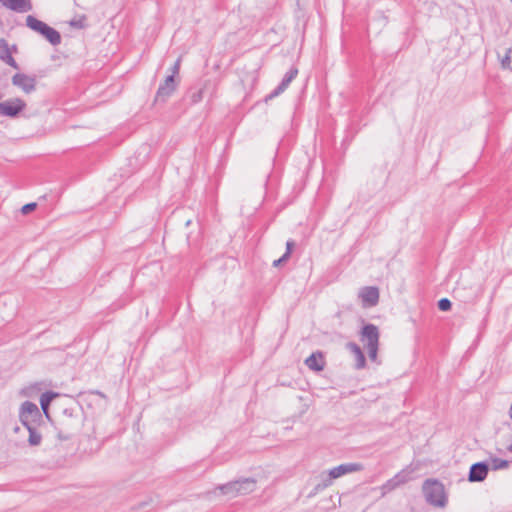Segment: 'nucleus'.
Here are the masks:
<instances>
[{
    "label": "nucleus",
    "instance_id": "1",
    "mask_svg": "<svg viewBox=\"0 0 512 512\" xmlns=\"http://www.w3.org/2000/svg\"><path fill=\"white\" fill-rule=\"evenodd\" d=\"M84 414L81 408H65L58 420L57 437L62 441L71 440L82 429Z\"/></svg>",
    "mask_w": 512,
    "mask_h": 512
},
{
    "label": "nucleus",
    "instance_id": "2",
    "mask_svg": "<svg viewBox=\"0 0 512 512\" xmlns=\"http://www.w3.org/2000/svg\"><path fill=\"white\" fill-rule=\"evenodd\" d=\"M423 494L427 503L435 507H444L447 503V496L444 485L437 479H427L423 483Z\"/></svg>",
    "mask_w": 512,
    "mask_h": 512
},
{
    "label": "nucleus",
    "instance_id": "3",
    "mask_svg": "<svg viewBox=\"0 0 512 512\" xmlns=\"http://www.w3.org/2000/svg\"><path fill=\"white\" fill-rule=\"evenodd\" d=\"M256 483V479L252 477L241 478L235 481H230L226 484L219 485L217 489H219L224 495L236 497L254 492L256 489Z\"/></svg>",
    "mask_w": 512,
    "mask_h": 512
},
{
    "label": "nucleus",
    "instance_id": "4",
    "mask_svg": "<svg viewBox=\"0 0 512 512\" xmlns=\"http://www.w3.org/2000/svg\"><path fill=\"white\" fill-rule=\"evenodd\" d=\"M178 81L174 75H168L165 80L159 85L154 99L155 103H165L168 98L175 92Z\"/></svg>",
    "mask_w": 512,
    "mask_h": 512
},
{
    "label": "nucleus",
    "instance_id": "5",
    "mask_svg": "<svg viewBox=\"0 0 512 512\" xmlns=\"http://www.w3.org/2000/svg\"><path fill=\"white\" fill-rule=\"evenodd\" d=\"M11 82L13 86L19 88L26 94H30L36 90L37 79L34 75L19 72L12 76Z\"/></svg>",
    "mask_w": 512,
    "mask_h": 512
},
{
    "label": "nucleus",
    "instance_id": "6",
    "mask_svg": "<svg viewBox=\"0 0 512 512\" xmlns=\"http://www.w3.org/2000/svg\"><path fill=\"white\" fill-rule=\"evenodd\" d=\"M26 107V103L21 98H13L0 103V114L10 118H15Z\"/></svg>",
    "mask_w": 512,
    "mask_h": 512
},
{
    "label": "nucleus",
    "instance_id": "7",
    "mask_svg": "<svg viewBox=\"0 0 512 512\" xmlns=\"http://www.w3.org/2000/svg\"><path fill=\"white\" fill-rule=\"evenodd\" d=\"M360 341L366 348L372 346H379V329L376 325L368 323L365 324L360 331Z\"/></svg>",
    "mask_w": 512,
    "mask_h": 512
},
{
    "label": "nucleus",
    "instance_id": "8",
    "mask_svg": "<svg viewBox=\"0 0 512 512\" xmlns=\"http://www.w3.org/2000/svg\"><path fill=\"white\" fill-rule=\"evenodd\" d=\"M40 418L41 414L36 404L30 401H25L21 405L20 420L24 426L34 424V422Z\"/></svg>",
    "mask_w": 512,
    "mask_h": 512
},
{
    "label": "nucleus",
    "instance_id": "9",
    "mask_svg": "<svg viewBox=\"0 0 512 512\" xmlns=\"http://www.w3.org/2000/svg\"><path fill=\"white\" fill-rule=\"evenodd\" d=\"M298 75V69L296 67H291L289 71L284 75L282 81L280 84L265 97V101H268L270 99H273L274 97L279 96L281 93H283L290 83L296 78Z\"/></svg>",
    "mask_w": 512,
    "mask_h": 512
},
{
    "label": "nucleus",
    "instance_id": "10",
    "mask_svg": "<svg viewBox=\"0 0 512 512\" xmlns=\"http://www.w3.org/2000/svg\"><path fill=\"white\" fill-rule=\"evenodd\" d=\"M363 307H373L379 301V290L375 286H366L359 291Z\"/></svg>",
    "mask_w": 512,
    "mask_h": 512
},
{
    "label": "nucleus",
    "instance_id": "11",
    "mask_svg": "<svg viewBox=\"0 0 512 512\" xmlns=\"http://www.w3.org/2000/svg\"><path fill=\"white\" fill-rule=\"evenodd\" d=\"M489 472V465L487 462L481 461L471 465L468 480L470 482H482L486 479Z\"/></svg>",
    "mask_w": 512,
    "mask_h": 512
},
{
    "label": "nucleus",
    "instance_id": "12",
    "mask_svg": "<svg viewBox=\"0 0 512 512\" xmlns=\"http://www.w3.org/2000/svg\"><path fill=\"white\" fill-rule=\"evenodd\" d=\"M360 470H362V465L359 463H345L332 468L329 471V477L330 479H336L345 474L353 473Z\"/></svg>",
    "mask_w": 512,
    "mask_h": 512
},
{
    "label": "nucleus",
    "instance_id": "13",
    "mask_svg": "<svg viewBox=\"0 0 512 512\" xmlns=\"http://www.w3.org/2000/svg\"><path fill=\"white\" fill-rule=\"evenodd\" d=\"M2 6L19 13L28 12L32 9L30 0H0Z\"/></svg>",
    "mask_w": 512,
    "mask_h": 512
},
{
    "label": "nucleus",
    "instance_id": "14",
    "mask_svg": "<svg viewBox=\"0 0 512 512\" xmlns=\"http://www.w3.org/2000/svg\"><path fill=\"white\" fill-rule=\"evenodd\" d=\"M0 60L14 69H19L17 62L11 55L9 44L4 38L0 39Z\"/></svg>",
    "mask_w": 512,
    "mask_h": 512
},
{
    "label": "nucleus",
    "instance_id": "15",
    "mask_svg": "<svg viewBox=\"0 0 512 512\" xmlns=\"http://www.w3.org/2000/svg\"><path fill=\"white\" fill-rule=\"evenodd\" d=\"M305 364L307 367L315 372L322 371L325 366L324 356L322 352L317 351L312 353L306 360Z\"/></svg>",
    "mask_w": 512,
    "mask_h": 512
},
{
    "label": "nucleus",
    "instance_id": "16",
    "mask_svg": "<svg viewBox=\"0 0 512 512\" xmlns=\"http://www.w3.org/2000/svg\"><path fill=\"white\" fill-rule=\"evenodd\" d=\"M347 347L355 355V368L358 370L363 369L366 366V358L360 346L354 342H350Z\"/></svg>",
    "mask_w": 512,
    "mask_h": 512
},
{
    "label": "nucleus",
    "instance_id": "17",
    "mask_svg": "<svg viewBox=\"0 0 512 512\" xmlns=\"http://www.w3.org/2000/svg\"><path fill=\"white\" fill-rule=\"evenodd\" d=\"M26 25L31 30L39 33L40 35H42V33L45 31V29L48 26V24L38 20L36 17H34L32 15H28L26 17Z\"/></svg>",
    "mask_w": 512,
    "mask_h": 512
},
{
    "label": "nucleus",
    "instance_id": "18",
    "mask_svg": "<svg viewBox=\"0 0 512 512\" xmlns=\"http://www.w3.org/2000/svg\"><path fill=\"white\" fill-rule=\"evenodd\" d=\"M42 36L53 46L59 45L62 40L60 33L49 25L42 33Z\"/></svg>",
    "mask_w": 512,
    "mask_h": 512
},
{
    "label": "nucleus",
    "instance_id": "19",
    "mask_svg": "<svg viewBox=\"0 0 512 512\" xmlns=\"http://www.w3.org/2000/svg\"><path fill=\"white\" fill-rule=\"evenodd\" d=\"M59 396V393L53 391H46L40 397V406L47 417H49L48 409L50 403Z\"/></svg>",
    "mask_w": 512,
    "mask_h": 512
},
{
    "label": "nucleus",
    "instance_id": "20",
    "mask_svg": "<svg viewBox=\"0 0 512 512\" xmlns=\"http://www.w3.org/2000/svg\"><path fill=\"white\" fill-rule=\"evenodd\" d=\"M29 432V438H28V442L31 446H37L41 443V440H42V436L41 434L37 431L36 427L34 426V424H31V425H28V426H25Z\"/></svg>",
    "mask_w": 512,
    "mask_h": 512
},
{
    "label": "nucleus",
    "instance_id": "21",
    "mask_svg": "<svg viewBox=\"0 0 512 512\" xmlns=\"http://www.w3.org/2000/svg\"><path fill=\"white\" fill-rule=\"evenodd\" d=\"M511 48L506 49L505 55L500 58L503 69H511Z\"/></svg>",
    "mask_w": 512,
    "mask_h": 512
},
{
    "label": "nucleus",
    "instance_id": "22",
    "mask_svg": "<svg viewBox=\"0 0 512 512\" xmlns=\"http://www.w3.org/2000/svg\"><path fill=\"white\" fill-rule=\"evenodd\" d=\"M452 307V303L448 298H442L438 301V308L441 311H449Z\"/></svg>",
    "mask_w": 512,
    "mask_h": 512
},
{
    "label": "nucleus",
    "instance_id": "23",
    "mask_svg": "<svg viewBox=\"0 0 512 512\" xmlns=\"http://www.w3.org/2000/svg\"><path fill=\"white\" fill-rule=\"evenodd\" d=\"M508 465H509V463L507 460H503V459H499V458L493 459V469L494 470L507 468Z\"/></svg>",
    "mask_w": 512,
    "mask_h": 512
},
{
    "label": "nucleus",
    "instance_id": "24",
    "mask_svg": "<svg viewBox=\"0 0 512 512\" xmlns=\"http://www.w3.org/2000/svg\"><path fill=\"white\" fill-rule=\"evenodd\" d=\"M378 347L379 346H372V347H368L367 350H368V356L370 358L371 361H376L377 360V352H378Z\"/></svg>",
    "mask_w": 512,
    "mask_h": 512
},
{
    "label": "nucleus",
    "instance_id": "25",
    "mask_svg": "<svg viewBox=\"0 0 512 512\" xmlns=\"http://www.w3.org/2000/svg\"><path fill=\"white\" fill-rule=\"evenodd\" d=\"M180 65H181V58H178L175 61L174 65L171 67V74L170 75H174V78H176V76L179 74Z\"/></svg>",
    "mask_w": 512,
    "mask_h": 512
},
{
    "label": "nucleus",
    "instance_id": "26",
    "mask_svg": "<svg viewBox=\"0 0 512 512\" xmlns=\"http://www.w3.org/2000/svg\"><path fill=\"white\" fill-rule=\"evenodd\" d=\"M37 204L32 202V203H28V204H25L22 208H21V211L23 214H28L30 212H32L35 208H36Z\"/></svg>",
    "mask_w": 512,
    "mask_h": 512
},
{
    "label": "nucleus",
    "instance_id": "27",
    "mask_svg": "<svg viewBox=\"0 0 512 512\" xmlns=\"http://www.w3.org/2000/svg\"><path fill=\"white\" fill-rule=\"evenodd\" d=\"M294 245H295V242L293 240H288L286 242V251H285V253H288V254L291 255V252H292V250L294 248Z\"/></svg>",
    "mask_w": 512,
    "mask_h": 512
},
{
    "label": "nucleus",
    "instance_id": "28",
    "mask_svg": "<svg viewBox=\"0 0 512 512\" xmlns=\"http://www.w3.org/2000/svg\"><path fill=\"white\" fill-rule=\"evenodd\" d=\"M70 25L73 26V27H76V28H83L84 27L83 20H72L70 22Z\"/></svg>",
    "mask_w": 512,
    "mask_h": 512
},
{
    "label": "nucleus",
    "instance_id": "29",
    "mask_svg": "<svg viewBox=\"0 0 512 512\" xmlns=\"http://www.w3.org/2000/svg\"><path fill=\"white\" fill-rule=\"evenodd\" d=\"M202 99V90H199L197 93H194L192 95V101L193 102H198Z\"/></svg>",
    "mask_w": 512,
    "mask_h": 512
},
{
    "label": "nucleus",
    "instance_id": "30",
    "mask_svg": "<svg viewBox=\"0 0 512 512\" xmlns=\"http://www.w3.org/2000/svg\"><path fill=\"white\" fill-rule=\"evenodd\" d=\"M289 258H290V254L284 253L282 255V257L279 258V260L281 261V264H282V263L286 262Z\"/></svg>",
    "mask_w": 512,
    "mask_h": 512
},
{
    "label": "nucleus",
    "instance_id": "31",
    "mask_svg": "<svg viewBox=\"0 0 512 512\" xmlns=\"http://www.w3.org/2000/svg\"><path fill=\"white\" fill-rule=\"evenodd\" d=\"M289 258H290V254L284 253L282 255V257L279 258V260L281 261V264H282V263L286 262Z\"/></svg>",
    "mask_w": 512,
    "mask_h": 512
},
{
    "label": "nucleus",
    "instance_id": "32",
    "mask_svg": "<svg viewBox=\"0 0 512 512\" xmlns=\"http://www.w3.org/2000/svg\"><path fill=\"white\" fill-rule=\"evenodd\" d=\"M281 265V261L279 259L273 261V267H279Z\"/></svg>",
    "mask_w": 512,
    "mask_h": 512
},
{
    "label": "nucleus",
    "instance_id": "33",
    "mask_svg": "<svg viewBox=\"0 0 512 512\" xmlns=\"http://www.w3.org/2000/svg\"><path fill=\"white\" fill-rule=\"evenodd\" d=\"M512 2V0H510Z\"/></svg>",
    "mask_w": 512,
    "mask_h": 512
}]
</instances>
